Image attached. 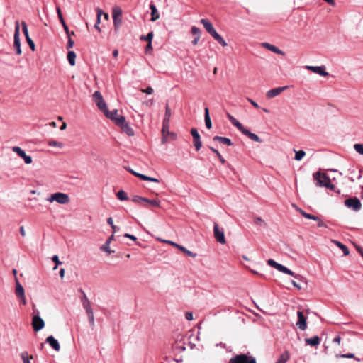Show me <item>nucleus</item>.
I'll use <instances>...</instances> for the list:
<instances>
[{
  "label": "nucleus",
  "mask_w": 363,
  "mask_h": 363,
  "mask_svg": "<svg viewBox=\"0 0 363 363\" xmlns=\"http://www.w3.org/2000/svg\"><path fill=\"white\" fill-rule=\"evenodd\" d=\"M262 47L267 48V50L276 53V54H279V55H284V52L281 50L279 48H278L277 47H276L275 45H273L270 43H263L262 44Z\"/></svg>",
  "instance_id": "21"
},
{
  "label": "nucleus",
  "mask_w": 363,
  "mask_h": 363,
  "mask_svg": "<svg viewBox=\"0 0 363 363\" xmlns=\"http://www.w3.org/2000/svg\"><path fill=\"white\" fill-rule=\"evenodd\" d=\"M101 249L103 251L106 252L108 255H111L113 252V251L110 249L109 240H106V242L101 246Z\"/></svg>",
  "instance_id": "42"
},
{
  "label": "nucleus",
  "mask_w": 363,
  "mask_h": 363,
  "mask_svg": "<svg viewBox=\"0 0 363 363\" xmlns=\"http://www.w3.org/2000/svg\"><path fill=\"white\" fill-rule=\"evenodd\" d=\"M194 145L195 146V148L196 150H199L202 146V143L201 141V138L199 139H194Z\"/></svg>",
  "instance_id": "53"
},
{
  "label": "nucleus",
  "mask_w": 363,
  "mask_h": 363,
  "mask_svg": "<svg viewBox=\"0 0 363 363\" xmlns=\"http://www.w3.org/2000/svg\"><path fill=\"white\" fill-rule=\"evenodd\" d=\"M294 152H295L294 160H296L297 161H300L306 155V152L303 150H298V151H296V150H294Z\"/></svg>",
  "instance_id": "40"
},
{
  "label": "nucleus",
  "mask_w": 363,
  "mask_h": 363,
  "mask_svg": "<svg viewBox=\"0 0 363 363\" xmlns=\"http://www.w3.org/2000/svg\"><path fill=\"white\" fill-rule=\"evenodd\" d=\"M213 232L216 240L220 244H225L226 241L224 231L223 230L219 228L218 225L216 223H214L213 225Z\"/></svg>",
  "instance_id": "10"
},
{
  "label": "nucleus",
  "mask_w": 363,
  "mask_h": 363,
  "mask_svg": "<svg viewBox=\"0 0 363 363\" xmlns=\"http://www.w3.org/2000/svg\"><path fill=\"white\" fill-rule=\"evenodd\" d=\"M133 201L135 202V203H139L144 202V203L150 204L154 207H160V201L157 199L150 200L145 197H142V196H135L133 198Z\"/></svg>",
  "instance_id": "7"
},
{
  "label": "nucleus",
  "mask_w": 363,
  "mask_h": 363,
  "mask_svg": "<svg viewBox=\"0 0 363 363\" xmlns=\"http://www.w3.org/2000/svg\"><path fill=\"white\" fill-rule=\"evenodd\" d=\"M153 32H150L147 35L145 36H143L142 35L140 37V39L141 40H145V41H147V42H152V38H153Z\"/></svg>",
  "instance_id": "48"
},
{
  "label": "nucleus",
  "mask_w": 363,
  "mask_h": 363,
  "mask_svg": "<svg viewBox=\"0 0 363 363\" xmlns=\"http://www.w3.org/2000/svg\"><path fill=\"white\" fill-rule=\"evenodd\" d=\"M12 151L16 153L21 158L24 160V162L26 164H30L32 163L33 160L31 156L27 155L23 150H22L18 146H14L12 147Z\"/></svg>",
  "instance_id": "8"
},
{
  "label": "nucleus",
  "mask_w": 363,
  "mask_h": 363,
  "mask_svg": "<svg viewBox=\"0 0 363 363\" xmlns=\"http://www.w3.org/2000/svg\"><path fill=\"white\" fill-rule=\"evenodd\" d=\"M52 260L55 263V267L53 268L54 270H55L59 265H61L62 264V262L60 261L57 255H54L52 257Z\"/></svg>",
  "instance_id": "51"
},
{
  "label": "nucleus",
  "mask_w": 363,
  "mask_h": 363,
  "mask_svg": "<svg viewBox=\"0 0 363 363\" xmlns=\"http://www.w3.org/2000/svg\"><path fill=\"white\" fill-rule=\"evenodd\" d=\"M57 16H58V18L62 24V26H64L66 24L64 18H63V16H62V12H61V10H60V7H57Z\"/></svg>",
  "instance_id": "50"
},
{
  "label": "nucleus",
  "mask_w": 363,
  "mask_h": 363,
  "mask_svg": "<svg viewBox=\"0 0 363 363\" xmlns=\"http://www.w3.org/2000/svg\"><path fill=\"white\" fill-rule=\"evenodd\" d=\"M86 314L88 316V319H89L90 325L91 326L92 328H94L95 326L94 311H88V312H86Z\"/></svg>",
  "instance_id": "39"
},
{
  "label": "nucleus",
  "mask_w": 363,
  "mask_h": 363,
  "mask_svg": "<svg viewBox=\"0 0 363 363\" xmlns=\"http://www.w3.org/2000/svg\"><path fill=\"white\" fill-rule=\"evenodd\" d=\"M281 272L282 273H284V274H289L290 276H292L294 277V278L301 281H304L306 284V279L299 275V274H295L294 272H292L291 269H288L287 267H286L285 266H282L281 270H280Z\"/></svg>",
  "instance_id": "17"
},
{
  "label": "nucleus",
  "mask_w": 363,
  "mask_h": 363,
  "mask_svg": "<svg viewBox=\"0 0 363 363\" xmlns=\"http://www.w3.org/2000/svg\"><path fill=\"white\" fill-rule=\"evenodd\" d=\"M241 133L243 135L247 136L250 139H251L252 140H253L255 142H257V143L262 142V140L259 138V137L258 135H257L256 134H255L253 133H251L250 130H248L247 129H246L245 128L242 129Z\"/></svg>",
  "instance_id": "22"
},
{
  "label": "nucleus",
  "mask_w": 363,
  "mask_h": 363,
  "mask_svg": "<svg viewBox=\"0 0 363 363\" xmlns=\"http://www.w3.org/2000/svg\"><path fill=\"white\" fill-rule=\"evenodd\" d=\"M169 123H162V143H164L167 141V135H172L173 136H175V135L173 133L169 132Z\"/></svg>",
  "instance_id": "20"
},
{
  "label": "nucleus",
  "mask_w": 363,
  "mask_h": 363,
  "mask_svg": "<svg viewBox=\"0 0 363 363\" xmlns=\"http://www.w3.org/2000/svg\"><path fill=\"white\" fill-rule=\"evenodd\" d=\"M116 196L120 201H127L128 199L126 192L123 190L118 191Z\"/></svg>",
  "instance_id": "38"
},
{
  "label": "nucleus",
  "mask_w": 363,
  "mask_h": 363,
  "mask_svg": "<svg viewBox=\"0 0 363 363\" xmlns=\"http://www.w3.org/2000/svg\"><path fill=\"white\" fill-rule=\"evenodd\" d=\"M333 242L342 250L344 255L347 256L350 254L348 248L342 242L337 240H334Z\"/></svg>",
  "instance_id": "32"
},
{
  "label": "nucleus",
  "mask_w": 363,
  "mask_h": 363,
  "mask_svg": "<svg viewBox=\"0 0 363 363\" xmlns=\"http://www.w3.org/2000/svg\"><path fill=\"white\" fill-rule=\"evenodd\" d=\"M297 316H298V321L296 322L297 327L301 330H305L307 328L306 317L304 315L303 313L301 311H298Z\"/></svg>",
  "instance_id": "13"
},
{
  "label": "nucleus",
  "mask_w": 363,
  "mask_h": 363,
  "mask_svg": "<svg viewBox=\"0 0 363 363\" xmlns=\"http://www.w3.org/2000/svg\"><path fill=\"white\" fill-rule=\"evenodd\" d=\"M229 363H257L255 357L242 354L232 357Z\"/></svg>",
  "instance_id": "4"
},
{
  "label": "nucleus",
  "mask_w": 363,
  "mask_h": 363,
  "mask_svg": "<svg viewBox=\"0 0 363 363\" xmlns=\"http://www.w3.org/2000/svg\"><path fill=\"white\" fill-rule=\"evenodd\" d=\"M48 145L50 147H57L59 148L63 147L64 145L62 143L57 142L55 140H49L48 141Z\"/></svg>",
  "instance_id": "43"
},
{
  "label": "nucleus",
  "mask_w": 363,
  "mask_h": 363,
  "mask_svg": "<svg viewBox=\"0 0 363 363\" xmlns=\"http://www.w3.org/2000/svg\"><path fill=\"white\" fill-rule=\"evenodd\" d=\"M93 99L95 101V103L96 104L97 101H102L104 100L103 99V96L101 95V94L100 93V91H96L94 94H93Z\"/></svg>",
  "instance_id": "44"
},
{
  "label": "nucleus",
  "mask_w": 363,
  "mask_h": 363,
  "mask_svg": "<svg viewBox=\"0 0 363 363\" xmlns=\"http://www.w3.org/2000/svg\"><path fill=\"white\" fill-rule=\"evenodd\" d=\"M254 223L257 225L266 227V223L260 217H255L254 218Z\"/></svg>",
  "instance_id": "45"
},
{
  "label": "nucleus",
  "mask_w": 363,
  "mask_h": 363,
  "mask_svg": "<svg viewBox=\"0 0 363 363\" xmlns=\"http://www.w3.org/2000/svg\"><path fill=\"white\" fill-rule=\"evenodd\" d=\"M118 126H119L121 130L125 133L128 136H133L135 132L133 129L130 126V125L127 123L125 117H121L118 119Z\"/></svg>",
  "instance_id": "6"
},
{
  "label": "nucleus",
  "mask_w": 363,
  "mask_h": 363,
  "mask_svg": "<svg viewBox=\"0 0 363 363\" xmlns=\"http://www.w3.org/2000/svg\"><path fill=\"white\" fill-rule=\"evenodd\" d=\"M130 172L134 174L135 176L139 177L140 179H141L142 180H144L146 175L145 174H140V173H138L133 170H130Z\"/></svg>",
  "instance_id": "58"
},
{
  "label": "nucleus",
  "mask_w": 363,
  "mask_h": 363,
  "mask_svg": "<svg viewBox=\"0 0 363 363\" xmlns=\"http://www.w3.org/2000/svg\"><path fill=\"white\" fill-rule=\"evenodd\" d=\"M76 54L74 51H69L67 53V60L70 65L74 66L75 65Z\"/></svg>",
  "instance_id": "34"
},
{
  "label": "nucleus",
  "mask_w": 363,
  "mask_h": 363,
  "mask_svg": "<svg viewBox=\"0 0 363 363\" xmlns=\"http://www.w3.org/2000/svg\"><path fill=\"white\" fill-rule=\"evenodd\" d=\"M142 92L146 93L147 94H151L153 93V89L150 86H148L147 88L145 89H141Z\"/></svg>",
  "instance_id": "60"
},
{
  "label": "nucleus",
  "mask_w": 363,
  "mask_h": 363,
  "mask_svg": "<svg viewBox=\"0 0 363 363\" xmlns=\"http://www.w3.org/2000/svg\"><path fill=\"white\" fill-rule=\"evenodd\" d=\"M144 178H145L144 181H149V182H156V183L160 182L159 179L154 178V177L145 176V177H144Z\"/></svg>",
  "instance_id": "59"
},
{
  "label": "nucleus",
  "mask_w": 363,
  "mask_h": 363,
  "mask_svg": "<svg viewBox=\"0 0 363 363\" xmlns=\"http://www.w3.org/2000/svg\"><path fill=\"white\" fill-rule=\"evenodd\" d=\"M163 242L169 243L171 245L176 247L179 250H181L183 252H184L189 257H195L196 256V255L195 253L192 252L191 251L187 250L184 247L180 245H179V244H177V243H176V242H174L173 241L163 240Z\"/></svg>",
  "instance_id": "14"
},
{
  "label": "nucleus",
  "mask_w": 363,
  "mask_h": 363,
  "mask_svg": "<svg viewBox=\"0 0 363 363\" xmlns=\"http://www.w3.org/2000/svg\"><path fill=\"white\" fill-rule=\"evenodd\" d=\"M298 211L306 218L311 219V220H318V217L313 216L312 214L308 213L303 211L301 208H298Z\"/></svg>",
  "instance_id": "35"
},
{
  "label": "nucleus",
  "mask_w": 363,
  "mask_h": 363,
  "mask_svg": "<svg viewBox=\"0 0 363 363\" xmlns=\"http://www.w3.org/2000/svg\"><path fill=\"white\" fill-rule=\"evenodd\" d=\"M218 43H220L223 47H226L228 45L225 40L223 39L221 35H220L217 32H216L213 35H211Z\"/></svg>",
  "instance_id": "30"
},
{
  "label": "nucleus",
  "mask_w": 363,
  "mask_h": 363,
  "mask_svg": "<svg viewBox=\"0 0 363 363\" xmlns=\"http://www.w3.org/2000/svg\"><path fill=\"white\" fill-rule=\"evenodd\" d=\"M26 41L29 45V47L30 48V49L34 51L35 50V43L33 41V40L29 37V38H26Z\"/></svg>",
  "instance_id": "56"
},
{
  "label": "nucleus",
  "mask_w": 363,
  "mask_h": 363,
  "mask_svg": "<svg viewBox=\"0 0 363 363\" xmlns=\"http://www.w3.org/2000/svg\"><path fill=\"white\" fill-rule=\"evenodd\" d=\"M213 140L218 141L219 143L226 145L228 146L233 145V143H232L231 140L228 138H225V137L214 136L213 138Z\"/></svg>",
  "instance_id": "24"
},
{
  "label": "nucleus",
  "mask_w": 363,
  "mask_h": 363,
  "mask_svg": "<svg viewBox=\"0 0 363 363\" xmlns=\"http://www.w3.org/2000/svg\"><path fill=\"white\" fill-rule=\"evenodd\" d=\"M305 68L320 76L326 77L329 74L328 72H326L325 66L306 65Z\"/></svg>",
  "instance_id": "11"
},
{
  "label": "nucleus",
  "mask_w": 363,
  "mask_h": 363,
  "mask_svg": "<svg viewBox=\"0 0 363 363\" xmlns=\"http://www.w3.org/2000/svg\"><path fill=\"white\" fill-rule=\"evenodd\" d=\"M313 177L317 186L326 187L332 191L340 193V191L336 190V186L331 184L330 177L325 173L318 171L314 173Z\"/></svg>",
  "instance_id": "1"
},
{
  "label": "nucleus",
  "mask_w": 363,
  "mask_h": 363,
  "mask_svg": "<svg viewBox=\"0 0 363 363\" xmlns=\"http://www.w3.org/2000/svg\"><path fill=\"white\" fill-rule=\"evenodd\" d=\"M46 201L49 203L57 202L59 204L64 205L68 203L70 199L69 195L65 193L56 192L47 197Z\"/></svg>",
  "instance_id": "2"
},
{
  "label": "nucleus",
  "mask_w": 363,
  "mask_h": 363,
  "mask_svg": "<svg viewBox=\"0 0 363 363\" xmlns=\"http://www.w3.org/2000/svg\"><path fill=\"white\" fill-rule=\"evenodd\" d=\"M32 326L35 331H39L45 326L44 320L39 315H34L32 320Z\"/></svg>",
  "instance_id": "12"
},
{
  "label": "nucleus",
  "mask_w": 363,
  "mask_h": 363,
  "mask_svg": "<svg viewBox=\"0 0 363 363\" xmlns=\"http://www.w3.org/2000/svg\"><path fill=\"white\" fill-rule=\"evenodd\" d=\"M204 112H205L204 121H205L206 126L208 129H211L212 127V123H211L210 115H209V110L207 107L205 108Z\"/></svg>",
  "instance_id": "27"
},
{
  "label": "nucleus",
  "mask_w": 363,
  "mask_h": 363,
  "mask_svg": "<svg viewBox=\"0 0 363 363\" xmlns=\"http://www.w3.org/2000/svg\"><path fill=\"white\" fill-rule=\"evenodd\" d=\"M14 41H13V46L16 49V53L17 55H21L22 53L21 48V41H20V28L18 22H16L15 25V32H14Z\"/></svg>",
  "instance_id": "5"
},
{
  "label": "nucleus",
  "mask_w": 363,
  "mask_h": 363,
  "mask_svg": "<svg viewBox=\"0 0 363 363\" xmlns=\"http://www.w3.org/2000/svg\"><path fill=\"white\" fill-rule=\"evenodd\" d=\"M286 89H288L287 86L272 89L267 92L266 96L269 99L274 98L279 95L282 91H284Z\"/></svg>",
  "instance_id": "15"
},
{
  "label": "nucleus",
  "mask_w": 363,
  "mask_h": 363,
  "mask_svg": "<svg viewBox=\"0 0 363 363\" xmlns=\"http://www.w3.org/2000/svg\"><path fill=\"white\" fill-rule=\"evenodd\" d=\"M172 112L168 105L165 108V113L163 119V123H169Z\"/></svg>",
  "instance_id": "33"
},
{
  "label": "nucleus",
  "mask_w": 363,
  "mask_h": 363,
  "mask_svg": "<svg viewBox=\"0 0 363 363\" xmlns=\"http://www.w3.org/2000/svg\"><path fill=\"white\" fill-rule=\"evenodd\" d=\"M21 26H22L23 33H24L26 38H29L30 36L28 34V27H27L26 23L25 21H22Z\"/></svg>",
  "instance_id": "49"
},
{
  "label": "nucleus",
  "mask_w": 363,
  "mask_h": 363,
  "mask_svg": "<svg viewBox=\"0 0 363 363\" xmlns=\"http://www.w3.org/2000/svg\"><path fill=\"white\" fill-rule=\"evenodd\" d=\"M96 11H97V18H96V22L94 27L98 31L100 32L101 29H100L99 25L101 22V16L103 13V11L100 9H97Z\"/></svg>",
  "instance_id": "36"
},
{
  "label": "nucleus",
  "mask_w": 363,
  "mask_h": 363,
  "mask_svg": "<svg viewBox=\"0 0 363 363\" xmlns=\"http://www.w3.org/2000/svg\"><path fill=\"white\" fill-rule=\"evenodd\" d=\"M83 308L85 309L86 313L88 311H93L91 306L90 301H83L82 303Z\"/></svg>",
  "instance_id": "52"
},
{
  "label": "nucleus",
  "mask_w": 363,
  "mask_h": 363,
  "mask_svg": "<svg viewBox=\"0 0 363 363\" xmlns=\"http://www.w3.org/2000/svg\"><path fill=\"white\" fill-rule=\"evenodd\" d=\"M354 149L355 151L359 153V155H363V144L362 143H357L354 145Z\"/></svg>",
  "instance_id": "46"
},
{
  "label": "nucleus",
  "mask_w": 363,
  "mask_h": 363,
  "mask_svg": "<svg viewBox=\"0 0 363 363\" xmlns=\"http://www.w3.org/2000/svg\"><path fill=\"white\" fill-rule=\"evenodd\" d=\"M45 342L48 343L50 346L55 351H59L60 350V345L58 341L53 336H48L46 338Z\"/></svg>",
  "instance_id": "19"
},
{
  "label": "nucleus",
  "mask_w": 363,
  "mask_h": 363,
  "mask_svg": "<svg viewBox=\"0 0 363 363\" xmlns=\"http://www.w3.org/2000/svg\"><path fill=\"white\" fill-rule=\"evenodd\" d=\"M337 358H348L352 359L354 358V354L352 353L343 354H336Z\"/></svg>",
  "instance_id": "54"
},
{
  "label": "nucleus",
  "mask_w": 363,
  "mask_h": 363,
  "mask_svg": "<svg viewBox=\"0 0 363 363\" xmlns=\"http://www.w3.org/2000/svg\"><path fill=\"white\" fill-rule=\"evenodd\" d=\"M67 38H68V41H67V48L70 49L74 46V42L71 38V37H67Z\"/></svg>",
  "instance_id": "57"
},
{
  "label": "nucleus",
  "mask_w": 363,
  "mask_h": 363,
  "mask_svg": "<svg viewBox=\"0 0 363 363\" xmlns=\"http://www.w3.org/2000/svg\"><path fill=\"white\" fill-rule=\"evenodd\" d=\"M291 284H293V286H294V287L297 288L298 290H301V289H303V287H302L301 285L298 284H297L295 281H294V280H292V281H291Z\"/></svg>",
  "instance_id": "64"
},
{
  "label": "nucleus",
  "mask_w": 363,
  "mask_h": 363,
  "mask_svg": "<svg viewBox=\"0 0 363 363\" xmlns=\"http://www.w3.org/2000/svg\"><path fill=\"white\" fill-rule=\"evenodd\" d=\"M96 104L98 106L99 109L104 113V114L108 112V108H107L106 104L104 101V100L99 101Z\"/></svg>",
  "instance_id": "31"
},
{
  "label": "nucleus",
  "mask_w": 363,
  "mask_h": 363,
  "mask_svg": "<svg viewBox=\"0 0 363 363\" xmlns=\"http://www.w3.org/2000/svg\"><path fill=\"white\" fill-rule=\"evenodd\" d=\"M21 357L23 363H30V359H33V356L29 357L27 352H23L21 354Z\"/></svg>",
  "instance_id": "41"
},
{
  "label": "nucleus",
  "mask_w": 363,
  "mask_h": 363,
  "mask_svg": "<svg viewBox=\"0 0 363 363\" xmlns=\"http://www.w3.org/2000/svg\"><path fill=\"white\" fill-rule=\"evenodd\" d=\"M16 295L19 297H23V295H25L24 289L23 286L19 283L18 280H16V291H15Z\"/></svg>",
  "instance_id": "28"
},
{
  "label": "nucleus",
  "mask_w": 363,
  "mask_h": 363,
  "mask_svg": "<svg viewBox=\"0 0 363 363\" xmlns=\"http://www.w3.org/2000/svg\"><path fill=\"white\" fill-rule=\"evenodd\" d=\"M150 9L151 10V21H155L160 18V14L157 11L156 6L153 4H150Z\"/></svg>",
  "instance_id": "25"
},
{
  "label": "nucleus",
  "mask_w": 363,
  "mask_h": 363,
  "mask_svg": "<svg viewBox=\"0 0 363 363\" xmlns=\"http://www.w3.org/2000/svg\"><path fill=\"white\" fill-rule=\"evenodd\" d=\"M201 23L203 24V27L206 30V31L211 35H213L216 30L213 26V24L206 18H202L201 20Z\"/></svg>",
  "instance_id": "18"
},
{
  "label": "nucleus",
  "mask_w": 363,
  "mask_h": 363,
  "mask_svg": "<svg viewBox=\"0 0 363 363\" xmlns=\"http://www.w3.org/2000/svg\"><path fill=\"white\" fill-rule=\"evenodd\" d=\"M267 264L279 272L283 266L282 264L277 263V262L272 259L267 260Z\"/></svg>",
  "instance_id": "37"
},
{
  "label": "nucleus",
  "mask_w": 363,
  "mask_h": 363,
  "mask_svg": "<svg viewBox=\"0 0 363 363\" xmlns=\"http://www.w3.org/2000/svg\"><path fill=\"white\" fill-rule=\"evenodd\" d=\"M290 358V354L288 351H285L282 353L276 363H286Z\"/></svg>",
  "instance_id": "29"
},
{
  "label": "nucleus",
  "mask_w": 363,
  "mask_h": 363,
  "mask_svg": "<svg viewBox=\"0 0 363 363\" xmlns=\"http://www.w3.org/2000/svg\"><path fill=\"white\" fill-rule=\"evenodd\" d=\"M345 205L355 211H359L362 206L360 201L356 197L346 199L345 201Z\"/></svg>",
  "instance_id": "9"
},
{
  "label": "nucleus",
  "mask_w": 363,
  "mask_h": 363,
  "mask_svg": "<svg viewBox=\"0 0 363 363\" xmlns=\"http://www.w3.org/2000/svg\"><path fill=\"white\" fill-rule=\"evenodd\" d=\"M305 342L307 345L311 346H317L320 343V339L318 336L315 335L310 338H306Z\"/></svg>",
  "instance_id": "23"
},
{
  "label": "nucleus",
  "mask_w": 363,
  "mask_h": 363,
  "mask_svg": "<svg viewBox=\"0 0 363 363\" xmlns=\"http://www.w3.org/2000/svg\"><path fill=\"white\" fill-rule=\"evenodd\" d=\"M247 100L255 108H258L259 106L257 102L251 99L250 98H247Z\"/></svg>",
  "instance_id": "61"
},
{
  "label": "nucleus",
  "mask_w": 363,
  "mask_h": 363,
  "mask_svg": "<svg viewBox=\"0 0 363 363\" xmlns=\"http://www.w3.org/2000/svg\"><path fill=\"white\" fill-rule=\"evenodd\" d=\"M185 317H186V320H193V313L191 312H186L185 314Z\"/></svg>",
  "instance_id": "63"
},
{
  "label": "nucleus",
  "mask_w": 363,
  "mask_h": 363,
  "mask_svg": "<svg viewBox=\"0 0 363 363\" xmlns=\"http://www.w3.org/2000/svg\"><path fill=\"white\" fill-rule=\"evenodd\" d=\"M191 32L195 37H201V30L198 27L192 26Z\"/></svg>",
  "instance_id": "47"
},
{
  "label": "nucleus",
  "mask_w": 363,
  "mask_h": 363,
  "mask_svg": "<svg viewBox=\"0 0 363 363\" xmlns=\"http://www.w3.org/2000/svg\"><path fill=\"white\" fill-rule=\"evenodd\" d=\"M227 116H228V118L230 120V121L232 123V124L234 126H235L241 132L242 130V129L244 128V126L230 114L228 113Z\"/></svg>",
  "instance_id": "26"
},
{
  "label": "nucleus",
  "mask_w": 363,
  "mask_h": 363,
  "mask_svg": "<svg viewBox=\"0 0 363 363\" xmlns=\"http://www.w3.org/2000/svg\"><path fill=\"white\" fill-rule=\"evenodd\" d=\"M122 14L123 11L119 6H114L112 9V18L113 21V26L115 32H118L122 25Z\"/></svg>",
  "instance_id": "3"
},
{
  "label": "nucleus",
  "mask_w": 363,
  "mask_h": 363,
  "mask_svg": "<svg viewBox=\"0 0 363 363\" xmlns=\"http://www.w3.org/2000/svg\"><path fill=\"white\" fill-rule=\"evenodd\" d=\"M104 115L108 118L113 121L115 122L116 125H118V119H120L121 117H123V116L119 115L118 113V110H116V109H114L112 111H109V110H108V112H106Z\"/></svg>",
  "instance_id": "16"
},
{
  "label": "nucleus",
  "mask_w": 363,
  "mask_h": 363,
  "mask_svg": "<svg viewBox=\"0 0 363 363\" xmlns=\"http://www.w3.org/2000/svg\"><path fill=\"white\" fill-rule=\"evenodd\" d=\"M124 237L128 238H129V239H130V240H132L133 241H136V240H137L135 236H134V235H133L131 234H129V233H125L124 234Z\"/></svg>",
  "instance_id": "62"
},
{
  "label": "nucleus",
  "mask_w": 363,
  "mask_h": 363,
  "mask_svg": "<svg viewBox=\"0 0 363 363\" xmlns=\"http://www.w3.org/2000/svg\"><path fill=\"white\" fill-rule=\"evenodd\" d=\"M191 134L194 140V139H199L200 138V135L199 134V132H198L196 128H192L191 130Z\"/></svg>",
  "instance_id": "55"
}]
</instances>
